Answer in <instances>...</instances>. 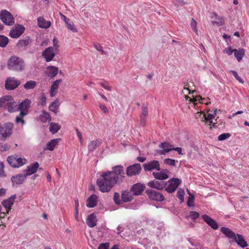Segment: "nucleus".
<instances>
[{"instance_id":"nucleus-33","label":"nucleus","mask_w":249,"mask_h":249,"mask_svg":"<svg viewBox=\"0 0 249 249\" xmlns=\"http://www.w3.org/2000/svg\"><path fill=\"white\" fill-rule=\"evenodd\" d=\"M31 42V39L29 37H26L23 39L19 40L18 42L17 46L19 48L25 49Z\"/></svg>"},{"instance_id":"nucleus-3","label":"nucleus","mask_w":249,"mask_h":249,"mask_svg":"<svg viewBox=\"0 0 249 249\" xmlns=\"http://www.w3.org/2000/svg\"><path fill=\"white\" fill-rule=\"evenodd\" d=\"M116 184H120L125 178V173L123 166L116 165L112 168L111 171H109Z\"/></svg>"},{"instance_id":"nucleus-17","label":"nucleus","mask_w":249,"mask_h":249,"mask_svg":"<svg viewBox=\"0 0 249 249\" xmlns=\"http://www.w3.org/2000/svg\"><path fill=\"white\" fill-rule=\"evenodd\" d=\"M145 187V186L144 184L137 183L132 185L130 189V192H132L134 195L139 196L144 191Z\"/></svg>"},{"instance_id":"nucleus-13","label":"nucleus","mask_w":249,"mask_h":249,"mask_svg":"<svg viewBox=\"0 0 249 249\" xmlns=\"http://www.w3.org/2000/svg\"><path fill=\"white\" fill-rule=\"evenodd\" d=\"M169 184L165 188V191L169 193L174 192L181 183V180L178 178H173L169 180Z\"/></svg>"},{"instance_id":"nucleus-47","label":"nucleus","mask_w":249,"mask_h":249,"mask_svg":"<svg viewBox=\"0 0 249 249\" xmlns=\"http://www.w3.org/2000/svg\"><path fill=\"white\" fill-rule=\"evenodd\" d=\"M194 196L193 195L189 194L187 204L189 207H193L194 206Z\"/></svg>"},{"instance_id":"nucleus-8","label":"nucleus","mask_w":249,"mask_h":249,"mask_svg":"<svg viewBox=\"0 0 249 249\" xmlns=\"http://www.w3.org/2000/svg\"><path fill=\"white\" fill-rule=\"evenodd\" d=\"M20 83V81L15 77H10L6 80L5 87L8 90H13L17 88Z\"/></svg>"},{"instance_id":"nucleus-45","label":"nucleus","mask_w":249,"mask_h":249,"mask_svg":"<svg viewBox=\"0 0 249 249\" xmlns=\"http://www.w3.org/2000/svg\"><path fill=\"white\" fill-rule=\"evenodd\" d=\"M160 148H161L164 149H168L169 152L172 151L173 148H172V145L167 142H162L159 146Z\"/></svg>"},{"instance_id":"nucleus-44","label":"nucleus","mask_w":249,"mask_h":249,"mask_svg":"<svg viewBox=\"0 0 249 249\" xmlns=\"http://www.w3.org/2000/svg\"><path fill=\"white\" fill-rule=\"evenodd\" d=\"M183 88H187L190 91H195V86L193 82H187L186 83H184Z\"/></svg>"},{"instance_id":"nucleus-20","label":"nucleus","mask_w":249,"mask_h":249,"mask_svg":"<svg viewBox=\"0 0 249 249\" xmlns=\"http://www.w3.org/2000/svg\"><path fill=\"white\" fill-rule=\"evenodd\" d=\"M13 97L9 95H5L0 98V107L7 108L9 104L11 103Z\"/></svg>"},{"instance_id":"nucleus-29","label":"nucleus","mask_w":249,"mask_h":249,"mask_svg":"<svg viewBox=\"0 0 249 249\" xmlns=\"http://www.w3.org/2000/svg\"><path fill=\"white\" fill-rule=\"evenodd\" d=\"M234 240L238 246L242 248H245L248 246L247 242L245 241L243 236L241 234H236L235 238L234 239Z\"/></svg>"},{"instance_id":"nucleus-59","label":"nucleus","mask_w":249,"mask_h":249,"mask_svg":"<svg viewBox=\"0 0 249 249\" xmlns=\"http://www.w3.org/2000/svg\"><path fill=\"white\" fill-rule=\"evenodd\" d=\"M100 84L103 88H104L106 89H107L108 91L111 90V88H110V87L109 86L107 82H100Z\"/></svg>"},{"instance_id":"nucleus-38","label":"nucleus","mask_w":249,"mask_h":249,"mask_svg":"<svg viewBox=\"0 0 249 249\" xmlns=\"http://www.w3.org/2000/svg\"><path fill=\"white\" fill-rule=\"evenodd\" d=\"M61 126L58 123L52 122L50 124L49 130L53 134L56 133L60 129Z\"/></svg>"},{"instance_id":"nucleus-10","label":"nucleus","mask_w":249,"mask_h":249,"mask_svg":"<svg viewBox=\"0 0 249 249\" xmlns=\"http://www.w3.org/2000/svg\"><path fill=\"white\" fill-rule=\"evenodd\" d=\"M24 27L22 25L18 24L10 30L9 36L11 38H17L24 33Z\"/></svg>"},{"instance_id":"nucleus-32","label":"nucleus","mask_w":249,"mask_h":249,"mask_svg":"<svg viewBox=\"0 0 249 249\" xmlns=\"http://www.w3.org/2000/svg\"><path fill=\"white\" fill-rule=\"evenodd\" d=\"M102 143L101 139H97L95 141H92L88 144V148L89 152H92Z\"/></svg>"},{"instance_id":"nucleus-51","label":"nucleus","mask_w":249,"mask_h":249,"mask_svg":"<svg viewBox=\"0 0 249 249\" xmlns=\"http://www.w3.org/2000/svg\"><path fill=\"white\" fill-rule=\"evenodd\" d=\"M39 104L42 106H45L46 105V98L44 93H42L39 100Z\"/></svg>"},{"instance_id":"nucleus-62","label":"nucleus","mask_w":249,"mask_h":249,"mask_svg":"<svg viewBox=\"0 0 249 249\" xmlns=\"http://www.w3.org/2000/svg\"><path fill=\"white\" fill-rule=\"evenodd\" d=\"M99 107L104 113L107 114L108 112V110L105 105L101 104L99 105Z\"/></svg>"},{"instance_id":"nucleus-50","label":"nucleus","mask_w":249,"mask_h":249,"mask_svg":"<svg viewBox=\"0 0 249 249\" xmlns=\"http://www.w3.org/2000/svg\"><path fill=\"white\" fill-rule=\"evenodd\" d=\"M231 136L230 133H223L218 137V140L219 141H224L228 138H229Z\"/></svg>"},{"instance_id":"nucleus-42","label":"nucleus","mask_w":249,"mask_h":249,"mask_svg":"<svg viewBox=\"0 0 249 249\" xmlns=\"http://www.w3.org/2000/svg\"><path fill=\"white\" fill-rule=\"evenodd\" d=\"M199 216V213L196 211H191L188 213L186 215V218L188 219L196 220Z\"/></svg>"},{"instance_id":"nucleus-2","label":"nucleus","mask_w":249,"mask_h":249,"mask_svg":"<svg viewBox=\"0 0 249 249\" xmlns=\"http://www.w3.org/2000/svg\"><path fill=\"white\" fill-rule=\"evenodd\" d=\"M7 67L10 70L21 71L24 70L25 64L22 59L13 56L8 60Z\"/></svg>"},{"instance_id":"nucleus-30","label":"nucleus","mask_w":249,"mask_h":249,"mask_svg":"<svg viewBox=\"0 0 249 249\" xmlns=\"http://www.w3.org/2000/svg\"><path fill=\"white\" fill-rule=\"evenodd\" d=\"M26 177V176L25 174H20L16 176H13L11 178V180L14 184H20L22 183Z\"/></svg>"},{"instance_id":"nucleus-4","label":"nucleus","mask_w":249,"mask_h":249,"mask_svg":"<svg viewBox=\"0 0 249 249\" xmlns=\"http://www.w3.org/2000/svg\"><path fill=\"white\" fill-rule=\"evenodd\" d=\"M0 19L6 25L12 26L15 24V19L13 15L6 10L0 11Z\"/></svg>"},{"instance_id":"nucleus-23","label":"nucleus","mask_w":249,"mask_h":249,"mask_svg":"<svg viewBox=\"0 0 249 249\" xmlns=\"http://www.w3.org/2000/svg\"><path fill=\"white\" fill-rule=\"evenodd\" d=\"M38 167V163L37 162H36L28 166L25 170L26 173L25 174L26 176L31 175L36 172Z\"/></svg>"},{"instance_id":"nucleus-19","label":"nucleus","mask_w":249,"mask_h":249,"mask_svg":"<svg viewBox=\"0 0 249 249\" xmlns=\"http://www.w3.org/2000/svg\"><path fill=\"white\" fill-rule=\"evenodd\" d=\"M203 221H204L213 230H217L218 228V224L214 219L206 214H203Z\"/></svg>"},{"instance_id":"nucleus-16","label":"nucleus","mask_w":249,"mask_h":249,"mask_svg":"<svg viewBox=\"0 0 249 249\" xmlns=\"http://www.w3.org/2000/svg\"><path fill=\"white\" fill-rule=\"evenodd\" d=\"M166 182L161 180H158L157 179H154L152 181H150L148 183V186L150 187L155 188L159 190H162L166 186Z\"/></svg>"},{"instance_id":"nucleus-52","label":"nucleus","mask_w":249,"mask_h":249,"mask_svg":"<svg viewBox=\"0 0 249 249\" xmlns=\"http://www.w3.org/2000/svg\"><path fill=\"white\" fill-rule=\"evenodd\" d=\"M164 162L165 164L171 165V166H175L176 165V161L175 160L171 159H165L164 160Z\"/></svg>"},{"instance_id":"nucleus-15","label":"nucleus","mask_w":249,"mask_h":249,"mask_svg":"<svg viewBox=\"0 0 249 249\" xmlns=\"http://www.w3.org/2000/svg\"><path fill=\"white\" fill-rule=\"evenodd\" d=\"M31 101L27 99L23 101L19 105H18V110L20 111V114L26 116L28 114V110L30 107Z\"/></svg>"},{"instance_id":"nucleus-48","label":"nucleus","mask_w":249,"mask_h":249,"mask_svg":"<svg viewBox=\"0 0 249 249\" xmlns=\"http://www.w3.org/2000/svg\"><path fill=\"white\" fill-rule=\"evenodd\" d=\"M120 194L118 193L115 192L114 194L113 200L115 203L117 205L121 204L122 199H120Z\"/></svg>"},{"instance_id":"nucleus-9","label":"nucleus","mask_w":249,"mask_h":249,"mask_svg":"<svg viewBox=\"0 0 249 249\" xmlns=\"http://www.w3.org/2000/svg\"><path fill=\"white\" fill-rule=\"evenodd\" d=\"M145 171H151L154 170L160 171V164L158 160H153L143 165Z\"/></svg>"},{"instance_id":"nucleus-1","label":"nucleus","mask_w":249,"mask_h":249,"mask_svg":"<svg viewBox=\"0 0 249 249\" xmlns=\"http://www.w3.org/2000/svg\"><path fill=\"white\" fill-rule=\"evenodd\" d=\"M109 171L103 172L97 180V185L102 192H108L115 184Z\"/></svg>"},{"instance_id":"nucleus-36","label":"nucleus","mask_w":249,"mask_h":249,"mask_svg":"<svg viewBox=\"0 0 249 249\" xmlns=\"http://www.w3.org/2000/svg\"><path fill=\"white\" fill-rule=\"evenodd\" d=\"M18 105L16 102L14 101V100L13 98L12 100L11 101V103L9 104V105L8 106L6 109L8 110V112L10 113H13L18 111Z\"/></svg>"},{"instance_id":"nucleus-18","label":"nucleus","mask_w":249,"mask_h":249,"mask_svg":"<svg viewBox=\"0 0 249 249\" xmlns=\"http://www.w3.org/2000/svg\"><path fill=\"white\" fill-rule=\"evenodd\" d=\"M16 196L15 195L11 196L9 198L2 202V205L5 208L7 213H8L11 210V207L15 201Z\"/></svg>"},{"instance_id":"nucleus-7","label":"nucleus","mask_w":249,"mask_h":249,"mask_svg":"<svg viewBox=\"0 0 249 249\" xmlns=\"http://www.w3.org/2000/svg\"><path fill=\"white\" fill-rule=\"evenodd\" d=\"M142 171V167L140 163H135L130 165L126 168V175L132 177L139 174Z\"/></svg>"},{"instance_id":"nucleus-43","label":"nucleus","mask_w":249,"mask_h":249,"mask_svg":"<svg viewBox=\"0 0 249 249\" xmlns=\"http://www.w3.org/2000/svg\"><path fill=\"white\" fill-rule=\"evenodd\" d=\"M9 42V39L3 35H0V47H5Z\"/></svg>"},{"instance_id":"nucleus-53","label":"nucleus","mask_w":249,"mask_h":249,"mask_svg":"<svg viewBox=\"0 0 249 249\" xmlns=\"http://www.w3.org/2000/svg\"><path fill=\"white\" fill-rule=\"evenodd\" d=\"M231 72L232 73L234 77L236 78L237 80H238L240 83L243 84L244 81L243 79L238 75L237 72L234 71V70H231Z\"/></svg>"},{"instance_id":"nucleus-63","label":"nucleus","mask_w":249,"mask_h":249,"mask_svg":"<svg viewBox=\"0 0 249 249\" xmlns=\"http://www.w3.org/2000/svg\"><path fill=\"white\" fill-rule=\"evenodd\" d=\"M9 147L7 144H1L0 148V150L1 151L4 152L6 151L9 150Z\"/></svg>"},{"instance_id":"nucleus-25","label":"nucleus","mask_w":249,"mask_h":249,"mask_svg":"<svg viewBox=\"0 0 249 249\" xmlns=\"http://www.w3.org/2000/svg\"><path fill=\"white\" fill-rule=\"evenodd\" d=\"M220 231L228 238L234 240L236 234L231 229L226 227H221Z\"/></svg>"},{"instance_id":"nucleus-54","label":"nucleus","mask_w":249,"mask_h":249,"mask_svg":"<svg viewBox=\"0 0 249 249\" xmlns=\"http://www.w3.org/2000/svg\"><path fill=\"white\" fill-rule=\"evenodd\" d=\"M62 82L61 79H58L54 81L52 84L51 87L57 90L60 84Z\"/></svg>"},{"instance_id":"nucleus-58","label":"nucleus","mask_w":249,"mask_h":249,"mask_svg":"<svg viewBox=\"0 0 249 249\" xmlns=\"http://www.w3.org/2000/svg\"><path fill=\"white\" fill-rule=\"evenodd\" d=\"M109 244L108 243H101L98 247V249H109Z\"/></svg>"},{"instance_id":"nucleus-35","label":"nucleus","mask_w":249,"mask_h":249,"mask_svg":"<svg viewBox=\"0 0 249 249\" xmlns=\"http://www.w3.org/2000/svg\"><path fill=\"white\" fill-rule=\"evenodd\" d=\"M60 139H55L51 140L47 143V147L45 149L49 150L50 151H53L55 146L58 144Z\"/></svg>"},{"instance_id":"nucleus-60","label":"nucleus","mask_w":249,"mask_h":249,"mask_svg":"<svg viewBox=\"0 0 249 249\" xmlns=\"http://www.w3.org/2000/svg\"><path fill=\"white\" fill-rule=\"evenodd\" d=\"M147 116L140 115V124L144 126L146 122Z\"/></svg>"},{"instance_id":"nucleus-46","label":"nucleus","mask_w":249,"mask_h":249,"mask_svg":"<svg viewBox=\"0 0 249 249\" xmlns=\"http://www.w3.org/2000/svg\"><path fill=\"white\" fill-rule=\"evenodd\" d=\"M185 195V192L183 189H179L177 192V197L180 200V203H182L184 201V196Z\"/></svg>"},{"instance_id":"nucleus-12","label":"nucleus","mask_w":249,"mask_h":249,"mask_svg":"<svg viewBox=\"0 0 249 249\" xmlns=\"http://www.w3.org/2000/svg\"><path fill=\"white\" fill-rule=\"evenodd\" d=\"M146 193L151 199L158 201H162L164 200V197L163 195L155 190H147L146 191Z\"/></svg>"},{"instance_id":"nucleus-27","label":"nucleus","mask_w":249,"mask_h":249,"mask_svg":"<svg viewBox=\"0 0 249 249\" xmlns=\"http://www.w3.org/2000/svg\"><path fill=\"white\" fill-rule=\"evenodd\" d=\"M58 72V69L57 67L50 66L47 68L46 74L47 76L51 78L54 77Z\"/></svg>"},{"instance_id":"nucleus-11","label":"nucleus","mask_w":249,"mask_h":249,"mask_svg":"<svg viewBox=\"0 0 249 249\" xmlns=\"http://www.w3.org/2000/svg\"><path fill=\"white\" fill-rule=\"evenodd\" d=\"M56 49L52 47H49L45 49L42 55L46 62H50L53 60L56 54Z\"/></svg>"},{"instance_id":"nucleus-24","label":"nucleus","mask_w":249,"mask_h":249,"mask_svg":"<svg viewBox=\"0 0 249 249\" xmlns=\"http://www.w3.org/2000/svg\"><path fill=\"white\" fill-rule=\"evenodd\" d=\"M97 196L93 194L91 195L87 199L86 206L89 208H93L96 206L97 204Z\"/></svg>"},{"instance_id":"nucleus-34","label":"nucleus","mask_w":249,"mask_h":249,"mask_svg":"<svg viewBox=\"0 0 249 249\" xmlns=\"http://www.w3.org/2000/svg\"><path fill=\"white\" fill-rule=\"evenodd\" d=\"M38 25L39 27L42 28H48L51 26V22L49 21H46L42 17H39L37 18Z\"/></svg>"},{"instance_id":"nucleus-37","label":"nucleus","mask_w":249,"mask_h":249,"mask_svg":"<svg viewBox=\"0 0 249 249\" xmlns=\"http://www.w3.org/2000/svg\"><path fill=\"white\" fill-rule=\"evenodd\" d=\"M234 54L238 61H240L245 55V50L244 49L240 50L233 49Z\"/></svg>"},{"instance_id":"nucleus-14","label":"nucleus","mask_w":249,"mask_h":249,"mask_svg":"<svg viewBox=\"0 0 249 249\" xmlns=\"http://www.w3.org/2000/svg\"><path fill=\"white\" fill-rule=\"evenodd\" d=\"M195 91H190V90L188 89L187 88H183V89L182 90V93L184 94V97L186 100V101L189 100L190 102H193L195 107H198V104H201V102L199 101L198 103H197V100L196 98H194V96L192 95V97H191L188 96L189 94H193Z\"/></svg>"},{"instance_id":"nucleus-40","label":"nucleus","mask_w":249,"mask_h":249,"mask_svg":"<svg viewBox=\"0 0 249 249\" xmlns=\"http://www.w3.org/2000/svg\"><path fill=\"white\" fill-rule=\"evenodd\" d=\"M40 119L42 122H50L52 120L51 116L47 112L43 111L40 115Z\"/></svg>"},{"instance_id":"nucleus-31","label":"nucleus","mask_w":249,"mask_h":249,"mask_svg":"<svg viewBox=\"0 0 249 249\" xmlns=\"http://www.w3.org/2000/svg\"><path fill=\"white\" fill-rule=\"evenodd\" d=\"M214 117L213 114H208L207 116H206L204 111H203V118H205V121H206V123H209V125H210V128L212 127L216 128L217 127V125L216 123H213L212 121V119Z\"/></svg>"},{"instance_id":"nucleus-56","label":"nucleus","mask_w":249,"mask_h":249,"mask_svg":"<svg viewBox=\"0 0 249 249\" xmlns=\"http://www.w3.org/2000/svg\"><path fill=\"white\" fill-rule=\"evenodd\" d=\"M67 27L71 30L73 32H77V29L74 27L73 23L72 22H70V23L67 26Z\"/></svg>"},{"instance_id":"nucleus-55","label":"nucleus","mask_w":249,"mask_h":249,"mask_svg":"<svg viewBox=\"0 0 249 249\" xmlns=\"http://www.w3.org/2000/svg\"><path fill=\"white\" fill-rule=\"evenodd\" d=\"M191 26L192 29L196 33V35L197 36H198L197 30L196 28V21L195 20H194V19H192V21L191 23Z\"/></svg>"},{"instance_id":"nucleus-39","label":"nucleus","mask_w":249,"mask_h":249,"mask_svg":"<svg viewBox=\"0 0 249 249\" xmlns=\"http://www.w3.org/2000/svg\"><path fill=\"white\" fill-rule=\"evenodd\" d=\"M59 106L58 100L57 99L50 105L49 107V110L56 114L57 113V109Z\"/></svg>"},{"instance_id":"nucleus-49","label":"nucleus","mask_w":249,"mask_h":249,"mask_svg":"<svg viewBox=\"0 0 249 249\" xmlns=\"http://www.w3.org/2000/svg\"><path fill=\"white\" fill-rule=\"evenodd\" d=\"M25 116H22V115L19 114V115L16 117L15 119V122L16 124H18L21 123L22 125H24L25 124V121L23 120V118Z\"/></svg>"},{"instance_id":"nucleus-26","label":"nucleus","mask_w":249,"mask_h":249,"mask_svg":"<svg viewBox=\"0 0 249 249\" xmlns=\"http://www.w3.org/2000/svg\"><path fill=\"white\" fill-rule=\"evenodd\" d=\"M212 19H215V20L212 21V23L213 25H216L217 26H223L224 24V20L222 17H219L216 13H213L211 16Z\"/></svg>"},{"instance_id":"nucleus-5","label":"nucleus","mask_w":249,"mask_h":249,"mask_svg":"<svg viewBox=\"0 0 249 249\" xmlns=\"http://www.w3.org/2000/svg\"><path fill=\"white\" fill-rule=\"evenodd\" d=\"M7 160L10 166L14 168L20 167L26 162L25 159L18 158L17 156H9L7 158Z\"/></svg>"},{"instance_id":"nucleus-22","label":"nucleus","mask_w":249,"mask_h":249,"mask_svg":"<svg viewBox=\"0 0 249 249\" xmlns=\"http://www.w3.org/2000/svg\"><path fill=\"white\" fill-rule=\"evenodd\" d=\"M86 223L87 225L90 228H93L96 225V216L94 213H92L88 216Z\"/></svg>"},{"instance_id":"nucleus-41","label":"nucleus","mask_w":249,"mask_h":249,"mask_svg":"<svg viewBox=\"0 0 249 249\" xmlns=\"http://www.w3.org/2000/svg\"><path fill=\"white\" fill-rule=\"evenodd\" d=\"M36 85V82L35 81L30 80L26 82L24 85L23 87L25 89H34Z\"/></svg>"},{"instance_id":"nucleus-28","label":"nucleus","mask_w":249,"mask_h":249,"mask_svg":"<svg viewBox=\"0 0 249 249\" xmlns=\"http://www.w3.org/2000/svg\"><path fill=\"white\" fill-rule=\"evenodd\" d=\"M132 192L125 190L123 192L121 195L122 201L124 202H128L133 199V195Z\"/></svg>"},{"instance_id":"nucleus-64","label":"nucleus","mask_w":249,"mask_h":249,"mask_svg":"<svg viewBox=\"0 0 249 249\" xmlns=\"http://www.w3.org/2000/svg\"><path fill=\"white\" fill-rule=\"evenodd\" d=\"M57 90L56 89H54L52 88V87H51V89L50 90V94L51 97L54 96L56 95V94L57 93Z\"/></svg>"},{"instance_id":"nucleus-61","label":"nucleus","mask_w":249,"mask_h":249,"mask_svg":"<svg viewBox=\"0 0 249 249\" xmlns=\"http://www.w3.org/2000/svg\"><path fill=\"white\" fill-rule=\"evenodd\" d=\"M94 46L97 51L101 52L103 53H105V52L103 50V47L99 44L95 43L94 44Z\"/></svg>"},{"instance_id":"nucleus-6","label":"nucleus","mask_w":249,"mask_h":249,"mask_svg":"<svg viewBox=\"0 0 249 249\" xmlns=\"http://www.w3.org/2000/svg\"><path fill=\"white\" fill-rule=\"evenodd\" d=\"M14 124L12 123L7 122L5 123L1 128V135L3 138L5 139L9 137L12 133Z\"/></svg>"},{"instance_id":"nucleus-21","label":"nucleus","mask_w":249,"mask_h":249,"mask_svg":"<svg viewBox=\"0 0 249 249\" xmlns=\"http://www.w3.org/2000/svg\"><path fill=\"white\" fill-rule=\"evenodd\" d=\"M152 175L156 179L161 181L166 179L169 178L168 175L163 170H160V172H153Z\"/></svg>"},{"instance_id":"nucleus-57","label":"nucleus","mask_w":249,"mask_h":249,"mask_svg":"<svg viewBox=\"0 0 249 249\" xmlns=\"http://www.w3.org/2000/svg\"><path fill=\"white\" fill-rule=\"evenodd\" d=\"M142 112L141 115L147 116L148 114V107L145 106H142Z\"/></svg>"}]
</instances>
